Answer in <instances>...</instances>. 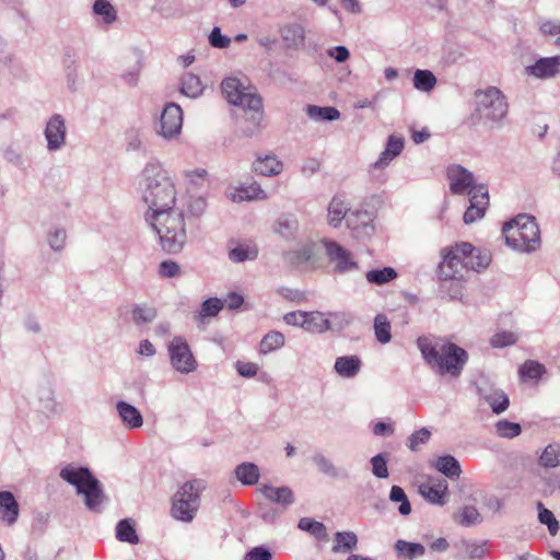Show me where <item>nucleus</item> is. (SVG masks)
Wrapping results in <instances>:
<instances>
[{"label":"nucleus","instance_id":"obj_1","mask_svg":"<svg viewBox=\"0 0 560 560\" xmlns=\"http://www.w3.org/2000/svg\"><path fill=\"white\" fill-rule=\"evenodd\" d=\"M417 345L425 362L440 375L459 377L468 361L465 349L453 342L432 343L427 337H419Z\"/></svg>","mask_w":560,"mask_h":560},{"label":"nucleus","instance_id":"obj_2","mask_svg":"<svg viewBox=\"0 0 560 560\" xmlns=\"http://www.w3.org/2000/svg\"><path fill=\"white\" fill-rule=\"evenodd\" d=\"M147 187L143 199L148 203L152 214L168 211L176 208V191L174 184L159 165H148L144 168Z\"/></svg>","mask_w":560,"mask_h":560},{"label":"nucleus","instance_id":"obj_3","mask_svg":"<svg viewBox=\"0 0 560 560\" xmlns=\"http://www.w3.org/2000/svg\"><path fill=\"white\" fill-rule=\"evenodd\" d=\"M475 109L470 115L474 126H498L508 115L509 104L504 94L494 86L475 92Z\"/></svg>","mask_w":560,"mask_h":560},{"label":"nucleus","instance_id":"obj_4","mask_svg":"<svg viewBox=\"0 0 560 560\" xmlns=\"http://www.w3.org/2000/svg\"><path fill=\"white\" fill-rule=\"evenodd\" d=\"M152 225L160 236L162 247L168 253L182 249L187 240L184 213L178 208L151 215Z\"/></svg>","mask_w":560,"mask_h":560},{"label":"nucleus","instance_id":"obj_5","mask_svg":"<svg viewBox=\"0 0 560 560\" xmlns=\"http://www.w3.org/2000/svg\"><path fill=\"white\" fill-rule=\"evenodd\" d=\"M505 243L518 252H534L540 244L538 224L533 217L520 214L503 226Z\"/></svg>","mask_w":560,"mask_h":560},{"label":"nucleus","instance_id":"obj_6","mask_svg":"<svg viewBox=\"0 0 560 560\" xmlns=\"http://www.w3.org/2000/svg\"><path fill=\"white\" fill-rule=\"evenodd\" d=\"M202 490L200 480L184 482L172 498L171 515L180 522H191L199 510Z\"/></svg>","mask_w":560,"mask_h":560},{"label":"nucleus","instance_id":"obj_7","mask_svg":"<svg viewBox=\"0 0 560 560\" xmlns=\"http://www.w3.org/2000/svg\"><path fill=\"white\" fill-rule=\"evenodd\" d=\"M472 253V244L458 242L441 249L442 261L438 275L442 280H459L469 270L468 257Z\"/></svg>","mask_w":560,"mask_h":560},{"label":"nucleus","instance_id":"obj_8","mask_svg":"<svg viewBox=\"0 0 560 560\" xmlns=\"http://www.w3.org/2000/svg\"><path fill=\"white\" fill-rule=\"evenodd\" d=\"M60 477L77 488L78 493L84 495L85 504L93 510L103 501V491L100 481L85 467L67 466L61 469Z\"/></svg>","mask_w":560,"mask_h":560},{"label":"nucleus","instance_id":"obj_9","mask_svg":"<svg viewBox=\"0 0 560 560\" xmlns=\"http://www.w3.org/2000/svg\"><path fill=\"white\" fill-rule=\"evenodd\" d=\"M221 89L229 103L259 114L262 107L261 98L254 93L245 92L240 80L228 78L222 81Z\"/></svg>","mask_w":560,"mask_h":560},{"label":"nucleus","instance_id":"obj_10","mask_svg":"<svg viewBox=\"0 0 560 560\" xmlns=\"http://www.w3.org/2000/svg\"><path fill=\"white\" fill-rule=\"evenodd\" d=\"M168 353L172 366L182 374H189L197 370V361L182 337H175L168 345Z\"/></svg>","mask_w":560,"mask_h":560},{"label":"nucleus","instance_id":"obj_11","mask_svg":"<svg viewBox=\"0 0 560 560\" xmlns=\"http://www.w3.org/2000/svg\"><path fill=\"white\" fill-rule=\"evenodd\" d=\"M183 126L182 108L174 103L167 104L160 118V135L165 139H172L179 135Z\"/></svg>","mask_w":560,"mask_h":560},{"label":"nucleus","instance_id":"obj_12","mask_svg":"<svg viewBox=\"0 0 560 560\" xmlns=\"http://www.w3.org/2000/svg\"><path fill=\"white\" fill-rule=\"evenodd\" d=\"M468 194L470 196V206L464 213V221L467 224L482 218L489 205L488 189L486 186H471Z\"/></svg>","mask_w":560,"mask_h":560},{"label":"nucleus","instance_id":"obj_13","mask_svg":"<svg viewBox=\"0 0 560 560\" xmlns=\"http://www.w3.org/2000/svg\"><path fill=\"white\" fill-rule=\"evenodd\" d=\"M304 329L308 332L323 334L332 327V322L341 324L346 320L342 313L306 312Z\"/></svg>","mask_w":560,"mask_h":560},{"label":"nucleus","instance_id":"obj_14","mask_svg":"<svg viewBox=\"0 0 560 560\" xmlns=\"http://www.w3.org/2000/svg\"><path fill=\"white\" fill-rule=\"evenodd\" d=\"M447 482L444 479L430 478L419 487L420 494L433 504H443L447 493Z\"/></svg>","mask_w":560,"mask_h":560},{"label":"nucleus","instance_id":"obj_15","mask_svg":"<svg viewBox=\"0 0 560 560\" xmlns=\"http://www.w3.org/2000/svg\"><path fill=\"white\" fill-rule=\"evenodd\" d=\"M279 33L288 49L298 50L305 44V28L300 23L283 24Z\"/></svg>","mask_w":560,"mask_h":560},{"label":"nucleus","instance_id":"obj_16","mask_svg":"<svg viewBox=\"0 0 560 560\" xmlns=\"http://www.w3.org/2000/svg\"><path fill=\"white\" fill-rule=\"evenodd\" d=\"M326 253L331 262L339 271H347L355 267L350 252L335 242H325Z\"/></svg>","mask_w":560,"mask_h":560},{"label":"nucleus","instance_id":"obj_17","mask_svg":"<svg viewBox=\"0 0 560 560\" xmlns=\"http://www.w3.org/2000/svg\"><path fill=\"white\" fill-rule=\"evenodd\" d=\"M45 136L50 150L59 149L66 138V126L60 115H55L47 122Z\"/></svg>","mask_w":560,"mask_h":560},{"label":"nucleus","instance_id":"obj_18","mask_svg":"<svg viewBox=\"0 0 560 560\" xmlns=\"http://www.w3.org/2000/svg\"><path fill=\"white\" fill-rule=\"evenodd\" d=\"M450 188L454 194H463L472 186V175L459 165H452L447 168Z\"/></svg>","mask_w":560,"mask_h":560},{"label":"nucleus","instance_id":"obj_19","mask_svg":"<svg viewBox=\"0 0 560 560\" xmlns=\"http://www.w3.org/2000/svg\"><path fill=\"white\" fill-rule=\"evenodd\" d=\"M258 491L268 501L281 504L282 506H288L293 502V492L289 487L261 485Z\"/></svg>","mask_w":560,"mask_h":560},{"label":"nucleus","instance_id":"obj_20","mask_svg":"<svg viewBox=\"0 0 560 560\" xmlns=\"http://www.w3.org/2000/svg\"><path fill=\"white\" fill-rule=\"evenodd\" d=\"M530 73L536 78H552L560 72V55L555 57L540 58L529 68Z\"/></svg>","mask_w":560,"mask_h":560},{"label":"nucleus","instance_id":"obj_21","mask_svg":"<svg viewBox=\"0 0 560 560\" xmlns=\"http://www.w3.org/2000/svg\"><path fill=\"white\" fill-rule=\"evenodd\" d=\"M19 516V504L9 491L0 492V518L8 525L15 523Z\"/></svg>","mask_w":560,"mask_h":560},{"label":"nucleus","instance_id":"obj_22","mask_svg":"<svg viewBox=\"0 0 560 560\" xmlns=\"http://www.w3.org/2000/svg\"><path fill=\"white\" fill-rule=\"evenodd\" d=\"M404 149V139L395 135L389 136L385 150L380 155L378 160L374 163L375 168H382L389 164V162L398 156Z\"/></svg>","mask_w":560,"mask_h":560},{"label":"nucleus","instance_id":"obj_23","mask_svg":"<svg viewBox=\"0 0 560 560\" xmlns=\"http://www.w3.org/2000/svg\"><path fill=\"white\" fill-rule=\"evenodd\" d=\"M283 164L276 155L259 156L253 163V170L255 173L262 176H275L281 173Z\"/></svg>","mask_w":560,"mask_h":560},{"label":"nucleus","instance_id":"obj_24","mask_svg":"<svg viewBox=\"0 0 560 560\" xmlns=\"http://www.w3.org/2000/svg\"><path fill=\"white\" fill-rule=\"evenodd\" d=\"M117 411L124 424L129 429H136L142 425V416L140 411L132 405L125 401H119L117 404Z\"/></svg>","mask_w":560,"mask_h":560},{"label":"nucleus","instance_id":"obj_25","mask_svg":"<svg viewBox=\"0 0 560 560\" xmlns=\"http://www.w3.org/2000/svg\"><path fill=\"white\" fill-rule=\"evenodd\" d=\"M360 368L361 360L357 355L339 357L335 362V370L342 377L355 376Z\"/></svg>","mask_w":560,"mask_h":560},{"label":"nucleus","instance_id":"obj_26","mask_svg":"<svg viewBox=\"0 0 560 560\" xmlns=\"http://www.w3.org/2000/svg\"><path fill=\"white\" fill-rule=\"evenodd\" d=\"M267 198H268V195L256 183L250 184L245 187H241V188L236 189L235 192L232 194L233 201L265 200Z\"/></svg>","mask_w":560,"mask_h":560},{"label":"nucleus","instance_id":"obj_27","mask_svg":"<svg viewBox=\"0 0 560 560\" xmlns=\"http://www.w3.org/2000/svg\"><path fill=\"white\" fill-rule=\"evenodd\" d=\"M434 467L450 479H456L462 474L458 460L451 455L439 457Z\"/></svg>","mask_w":560,"mask_h":560},{"label":"nucleus","instance_id":"obj_28","mask_svg":"<svg viewBox=\"0 0 560 560\" xmlns=\"http://www.w3.org/2000/svg\"><path fill=\"white\" fill-rule=\"evenodd\" d=\"M349 211L348 206L345 200L341 199L340 196H336L332 198L328 206V222L332 226H338L341 221L345 219L347 212Z\"/></svg>","mask_w":560,"mask_h":560},{"label":"nucleus","instance_id":"obj_29","mask_svg":"<svg viewBox=\"0 0 560 560\" xmlns=\"http://www.w3.org/2000/svg\"><path fill=\"white\" fill-rule=\"evenodd\" d=\"M237 480L245 486L256 485L259 480V469L253 463H243L235 469Z\"/></svg>","mask_w":560,"mask_h":560},{"label":"nucleus","instance_id":"obj_30","mask_svg":"<svg viewBox=\"0 0 560 560\" xmlns=\"http://www.w3.org/2000/svg\"><path fill=\"white\" fill-rule=\"evenodd\" d=\"M358 537L353 532H337L335 535L334 552L351 551L357 548Z\"/></svg>","mask_w":560,"mask_h":560},{"label":"nucleus","instance_id":"obj_31","mask_svg":"<svg viewBox=\"0 0 560 560\" xmlns=\"http://www.w3.org/2000/svg\"><path fill=\"white\" fill-rule=\"evenodd\" d=\"M395 549L399 557L407 560H413L417 557L424 555L425 549L421 544L408 542L405 540H398L395 545Z\"/></svg>","mask_w":560,"mask_h":560},{"label":"nucleus","instance_id":"obj_32","mask_svg":"<svg viewBox=\"0 0 560 560\" xmlns=\"http://www.w3.org/2000/svg\"><path fill=\"white\" fill-rule=\"evenodd\" d=\"M392 326L384 314H377L374 318V332L378 342L387 343L392 339Z\"/></svg>","mask_w":560,"mask_h":560},{"label":"nucleus","instance_id":"obj_33","mask_svg":"<svg viewBox=\"0 0 560 560\" xmlns=\"http://www.w3.org/2000/svg\"><path fill=\"white\" fill-rule=\"evenodd\" d=\"M366 280L370 283L382 285L397 278V272L392 267H384L383 269H373L366 272Z\"/></svg>","mask_w":560,"mask_h":560},{"label":"nucleus","instance_id":"obj_34","mask_svg":"<svg viewBox=\"0 0 560 560\" xmlns=\"http://www.w3.org/2000/svg\"><path fill=\"white\" fill-rule=\"evenodd\" d=\"M284 345V336L279 331L268 332L260 341L259 351L267 354L271 351L278 350Z\"/></svg>","mask_w":560,"mask_h":560},{"label":"nucleus","instance_id":"obj_35","mask_svg":"<svg viewBox=\"0 0 560 560\" xmlns=\"http://www.w3.org/2000/svg\"><path fill=\"white\" fill-rule=\"evenodd\" d=\"M180 91L189 97H197L202 93L203 85L199 77L192 73H187L183 78Z\"/></svg>","mask_w":560,"mask_h":560},{"label":"nucleus","instance_id":"obj_36","mask_svg":"<svg viewBox=\"0 0 560 560\" xmlns=\"http://www.w3.org/2000/svg\"><path fill=\"white\" fill-rule=\"evenodd\" d=\"M436 84V78L429 70H417L413 75V85L417 90L429 92Z\"/></svg>","mask_w":560,"mask_h":560},{"label":"nucleus","instance_id":"obj_37","mask_svg":"<svg viewBox=\"0 0 560 560\" xmlns=\"http://www.w3.org/2000/svg\"><path fill=\"white\" fill-rule=\"evenodd\" d=\"M545 372V366L533 360L524 362L518 370L522 380H538Z\"/></svg>","mask_w":560,"mask_h":560},{"label":"nucleus","instance_id":"obj_38","mask_svg":"<svg viewBox=\"0 0 560 560\" xmlns=\"http://www.w3.org/2000/svg\"><path fill=\"white\" fill-rule=\"evenodd\" d=\"M307 114L311 118L316 120H336L340 117V113L337 108L327 106L319 107L316 105H310L307 107Z\"/></svg>","mask_w":560,"mask_h":560},{"label":"nucleus","instance_id":"obj_39","mask_svg":"<svg viewBox=\"0 0 560 560\" xmlns=\"http://www.w3.org/2000/svg\"><path fill=\"white\" fill-rule=\"evenodd\" d=\"M491 262V255L487 250L476 249L472 246V253L468 257L469 269L479 271L486 269Z\"/></svg>","mask_w":560,"mask_h":560},{"label":"nucleus","instance_id":"obj_40","mask_svg":"<svg viewBox=\"0 0 560 560\" xmlns=\"http://www.w3.org/2000/svg\"><path fill=\"white\" fill-rule=\"evenodd\" d=\"M116 537L118 540L129 544H137L139 541L135 527L128 520H122L117 524Z\"/></svg>","mask_w":560,"mask_h":560},{"label":"nucleus","instance_id":"obj_41","mask_svg":"<svg viewBox=\"0 0 560 560\" xmlns=\"http://www.w3.org/2000/svg\"><path fill=\"white\" fill-rule=\"evenodd\" d=\"M486 400L494 413L505 411L510 405L509 397L502 390H493L486 396Z\"/></svg>","mask_w":560,"mask_h":560},{"label":"nucleus","instance_id":"obj_42","mask_svg":"<svg viewBox=\"0 0 560 560\" xmlns=\"http://www.w3.org/2000/svg\"><path fill=\"white\" fill-rule=\"evenodd\" d=\"M299 528L311 533L317 539H324L327 536L326 527L323 523L308 517H303L299 522Z\"/></svg>","mask_w":560,"mask_h":560},{"label":"nucleus","instance_id":"obj_43","mask_svg":"<svg viewBox=\"0 0 560 560\" xmlns=\"http://www.w3.org/2000/svg\"><path fill=\"white\" fill-rule=\"evenodd\" d=\"M454 518L463 526H470L479 521L480 514L475 506L466 505L455 514Z\"/></svg>","mask_w":560,"mask_h":560},{"label":"nucleus","instance_id":"obj_44","mask_svg":"<svg viewBox=\"0 0 560 560\" xmlns=\"http://www.w3.org/2000/svg\"><path fill=\"white\" fill-rule=\"evenodd\" d=\"M257 248L250 245H240L232 248L229 253V257L234 262H242L248 259H254L257 256Z\"/></svg>","mask_w":560,"mask_h":560},{"label":"nucleus","instance_id":"obj_45","mask_svg":"<svg viewBox=\"0 0 560 560\" xmlns=\"http://www.w3.org/2000/svg\"><path fill=\"white\" fill-rule=\"evenodd\" d=\"M560 447L549 444L539 457V463L544 467H557L560 463Z\"/></svg>","mask_w":560,"mask_h":560},{"label":"nucleus","instance_id":"obj_46","mask_svg":"<svg viewBox=\"0 0 560 560\" xmlns=\"http://www.w3.org/2000/svg\"><path fill=\"white\" fill-rule=\"evenodd\" d=\"M495 431L501 438L512 439L521 434V425L516 422L500 420L495 423Z\"/></svg>","mask_w":560,"mask_h":560},{"label":"nucleus","instance_id":"obj_47","mask_svg":"<svg viewBox=\"0 0 560 560\" xmlns=\"http://www.w3.org/2000/svg\"><path fill=\"white\" fill-rule=\"evenodd\" d=\"M156 317V310L150 306L136 305L132 308V319L137 325L151 323Z\"/></svg>","mask_w":560,"mask_h":560},{"label":"nucleus","instance_id":"obj_48","mask_svg":"<svg viewBox=\"0 0 560 560\" xmlns=\"http://www.w3.org/2000/svg\"><path fill=\"white\" fill-rule=\"evenodd\" d=\"M389 498L394 502H400L399 513L408 515L411 512L410 503L402 488L399 486H393L390 489Z\"/></svg>","mask_w":560,"mask_h":560},{"label":"nucleus","instance_id":"obj_49","mask_svg":"<svg viewBox=\"0 0 560 560\" xmlns=\"http://www.w3.org/2000/svg\"><path fill=\"white\" fill-rule=\"evenodd\" d=\"M93 10L96 14L102 15L108 24L116 20L115 9L107 0H96Z\"/></svg>","mask_w":560,"mask_h":560},{"label":"nucleus","instance_id":"obj_50","mask_svg":"<svg viewBox=\"0 0 560 560\" xmlns=\"http://www.w3.org/2000/svg\"><path fill=\"white\" fill-rule=\"evenodd\" d=\"M539 508L540 511H539V521L542 523V524H546L548 526V530L550 533V535L555 536L557 533H558V529H559V523L558 521L556 520L555 515L552 514L551 511H549L548 509H545L542 508V504L539 503Z\"/></svg>","mask_w":560,"mask_h":560},{"label":"nucleus","instance_id":"obj_51","mask_svg":"<svg viewBox=\"0 0 560 560\" xmlns=\"http://www.w3.org/2000/svg\"><path fill=\"white\" fill-rule=\"evenodd\" d=\"M517 341V337L511 331H501L492 336L490 342L494 348H502L514 345Z\"/></svg>","mask_w":560,"mask_h":560},{"label":"nucleus","instance_id":"obj_52","mask_svg":"<svg viewBox=\"0 0 560 560\" xmlns=\"http://www.w3.org/2000/svg\"><path fill=\"white\" fill-rule=\"evenodd\" d=\"M372 471L377 478H387V463L383 454H377L371 459Z\"/></svg>","mask_w":560,"mask_h":560},{"label":"nucleus","instance_id":"obj_53","mask_svg":"<svg viewBox=\"0 0 560 560\" xmlns=\"http://www.w3.org/2000/svg\"><path fill=\"white\" fill-rule=\"evenodd\" d=\"M222 308V302L219 299H208L202 303L200 315L202 317L215 316Z\"/></svg>","mask_w":560,"mask_h":560},{"label":"nucleus","instance_id":"obj_54","mask_svg":"<svg viewBox=\"0 0 560 560\" xmlns=\"http://www.w3.org/2000/svg\"><path fill=\"white\" fill-rule=\"evenodd\" d=\"M430 431L428 429H420L419 431H416L412 433L409 438V448L411 451H417L421 444H424L430 439Z\"/></svg>","mask_w":560,"mask_h":560},{"label":"nucleus","instance_id":"obj_55","mask_svg":"<svg viewBox=\"0 0 560 560\" xmlns=\"http://www.w3.org/2000/svg\"><path fill=\"white\" fill-rule=\"evenodd\" d=\"M210 44L217 48H226L231 39L228 36L221 34L219 27H214L209 36Z\"/></svg>","mask_w":560,"mask_h":560},{"label":"nucleus","instance_id":"obj_56","mask_svg":"<svg viewBox=\"0 0 560 560\" xmlns=\"http://www.w3.org/2000/svg\"><path fill=\"white\" fill-rule=\"evenodd\" d=\"M540 32L546 36L560 35V23L553 21H545L540 24ZM556 45L560 46V36L556 39Z\"/></svg>","mask_w":560,"mask_h":560},{"label":"nucleus","instance_id":"obj_57","mask_svg":"<svg viewBox=\"0 0 560 560\" xmlns=\"http://www.w3.org/2000/svg\"><path fill=\"white\" fill-rule=\"evenodd\" d=\"M235 368L240 375L253 377L258 372V365L254 362L237 361Z\"/></svg>","mask_w":560,"mask_h":560},{"label":"nucleus","instance_id":"obj_58","mask_svg":"<svg viewBox=\"0 0 560 560\" xmlns=\"http://www.w3.org/2000/svg\"><path fill=\"white\" fill-rule=\"evenodd\" d=\"M305 316H306V312L294 311V312L287 313L284 315L283 319L288 325L300 326V327L304 328L305 320H306Z\"/></svg>","mask_w":560,"mask_h":560},{"label":"nucleus","instance_id":"obj_59","mask_svg":"<svg viewBox=\"0 0 560 560\" xmlns=\"http://www.w3.org/2000/svg\"><path fill=\"white\" fill-rule=\"evenodd\" d=\"M159 272L162 277L173 278L179 275V266L172 260H164L160 264Z\"/></svg>","mask_w":560,"mask_h":560},{"label":"nucleus","instance_id":"obj_60","mask_svg":"<svg viewBox=\"0 0 560 560\" xmlns=\"http://www.w3.org/2000/svg\"><path fill=\"white\" fill-rule=\"evenodd\" d=\"M246 560H271V553L262 547H256L247 553Z\"/></svg>","mask_w":560,"mask_h":560},{"label":"nucleus","instance_id":"obj_61","mask_svg":"<svg viewBox=\"0 0 560 560\" xmlns=\"http://www.w3.org/2000/svg\"><path fill=\"white\" fill-rule=\"evenodd\" d=\"M329 55L338 62H345L349 58V50L345 46H337L329 50Z\"/></svg>","mask_w":560,"mask_h":560},{"label":"nucleus","instance_id":"obj_62","mask_svg":"<svg viewBox=\"0 0 560 560\" xmlns=\"http://www.w3.org/2000/svg\"><path fill=\"white\" fill-rule=\"evenodd\" d=\"M372 431L375 435H386L392 434L394 432V429L392 424L380 421L373 425Z\"/></svg>","mask_w":560,"mask_h":560},{"label":"nucleus","instance_id":"obj_63","mask_svg":"<svg viewBox=\"0 0 560 560\" xmlns=\"http://www.w3.org/2000/svg\"><path fill=\"white\" fill-rule=\"evenodd\" d=\"M65 240L66 233L63 231H58L49 238V243L54 249H60L63 246Z\"/></svg>","mask_w":560,"mask_h":560},{"label":"nucleus","instance_id":"obj_64","mask_svg":"<svg viewBox=\"0 0 560 560\" xmlns=\"http://www.w3.org/2000/svg\"><path fill=\"white\" fill-rule=\"evenodd\" d=\"M139 353L142 355L152 357L155 354V348L149 340H143L139 346Z\"/></svg>","mask_w":560,"mask_h":560}]
</instances>
